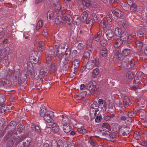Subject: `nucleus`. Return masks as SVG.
Wrapping results in <instances>:
<instances>
[{
    "instance_id": "obj_1",
    "label": "nucleus",
    "mask_w": 147,
    "mask_h": 147,
    "mask_svg": "<svg viewBox=\"0 0 147 147\" xmlns=\"http://www.w3.org/2000/svg\"><path fill=\"white\" fill-rule=\"evenodd\" d=\"M63 58L65 59L64 63L66 65L69 62L71 61L74 58V56L71 54V50L67 48L65 51V53L63 55Z\"/></svg>"
},
{
    "instance_id": "obj_2",
    "label": "nucleus",
    "mask_w": 147,
    "mask_h": 147,
    "mask_svg": "<svg viewBox=\"0 0 147 147\" xmlns=\"http://www.w3.org/2000/svg\"><path fill=\"white\" fill-rule=\"evenodd\" d=\"M47 71V69L46 68H42L40 71H38L35 72L34 76L36 78H40L42 81Z\"/></svg>"
},
{
    "instance_id": "obj_3",
    "label": "nucleus",
    "mask_w": 147,
    "mask_h": 147,
    "mask_svg": "<svg viewBox=\"0 0 147 147\" xmlns=\"http://www.w3.org/2000/svg\"><path fill=\"white\" fill-rule=\"evenodd\" d=\"M53 112L51 111H47L45 115L43 117L45 120L48 123H51L53 121Z\"/></svg>"
},
{
    "instance_id": "obj_4",
    "label": "nucleus",
    "mask_w": 147,
    "mask_h": 147,
    "mask_svg": "<svg viewBox=\"0 0 147 147\" xmlns=\"http://www.w3.org/2000/svg\"><path fill=\"white\" fill-rule=\"evenodd\" d=\"M39 59V57L38 56V54L34 51H32V54L30 55L29 62L33 64L36 63Z\"/></svg>"
},
{
    "instance_id": "obj_5",
    "label": "nucleus",
    "mask_w": 147,
    "mask_h": 147,
    "mask_svg": "<svg viewBox=\"0 0 147 147\" xmlns=\"http://www.w3.org/2000/svg\"><path fill=\"white\" fill-rule=\"evenodd\" d=\"M130 128L126 126H123L119 129V131L123 136H127L130 132Z\"/></svg>"
},
{
    "instance_id": "obj_6",
    "label": "nucleus",
    "mask_w": 147,
    "mask_h": 147,
    "mask_svg": "<svg viewBox=\"0 0 147 147\" xmlns=\"http://www.w3.org/2000/svg\"><path fill=\"white\" fill-rule=\"evenodd\" d=\"M96 84V82L95 81H92L88 85L87 88L89 90H90V92L91 94L93 93L95 90H96V88L95 87Z\"/></svg>"
},
{
    "instance_id": "obj_7",
    "label": "nucleus",
    "mask_w": 147,
    "mask_h": 147,
    "mask_svg": "<svg viewBox=\"0 0 147 147\" xmlns=\"http://www.w3.org/2000/svg\"><path fill=\"white\" fill-rule=\"evenodd\" d=\"M59 50L56 48H54L53 50H51L47 54L46 59H51L53 55L56 57L57 55V52Z\"/></svg>"
},
{
    "instance_id": "obj_8",
    "label": "nucleus",
    "mask_w": 147,
    "mask_h": 147,
    "mask_svg": "<svg viewBox=\"0 0 147 147\" xmlns=\"http://www.w3.org/2000/svg\"><path fill=\"white\" fill-rule=\"evenodd\" d=\"M11 81L5 78L0 79V86H2L5 85V86H9L11 85Z\"/></svg>"
},
{
    "instance_id": "obj_9",
    "label": "nucleus",
    "mask_w": 147,
    "mask_h": 147,
    "mask_svg": "<svg viewBox=\"0 0 147 147\" xmlns=\"http://www.w3.org/2000/svg\"><path fill=\"white\" fill-rule=\"evenodd\" d=\"M20 71L18 69L15 71L13 73V75L12 76V78L13 80L15 82H17L20 78Z\"/></svg>"
},
{
    "instance_id": "obj_10",
    "label": "nucleus",
    "mask_w": 147,
    "mask_h": 147,
    "mask_svg": "<svg viewBox=\"0 0 147 147\" xmlns=\"http://www.w3.org/2000/svg\"><path fill=\"white\" fill-rule=\"evenodd\" d=\"M61 116L62 118L61 122L63 125L70 124L69 120L66 115H62Z\"/></svg>"
},
{
    "instance_id": "obj_11",
    "label": "nucleus",
    "mask_w": 147,
    "mask_h": 147,
    "mask_svg": "<svg viewBox=\"0 0 147 147\" xmlns=\"http://www.w3.org/2000/svg\"><path fill=\"white\" fill-rule=\"evenodd\" d=\"M65 16L61 17L60 16L57 17L55 19V22L57 24H59L61 22L63 24L65 23Z\"/></svg>"
},
{
    "instance_id": "obj_12",
    "label": "nucleus",
    "mask_w": 147,
    "mask_h": 147,
    "mask_svg": "<svg viewBox=\"0 0 147 147\" xmlns=\"http://www.w3.org/2000/svg\"><path fill=\"white\" fill-rule=\"evenodd\" d=\"M105 34L108 40H110L113 36V33L112 30H108L105 32Z\"/></svg>"
},
{
    "instance_id": "obj_13",
    "label": "nucleus",
    "mask_w": 147,
    "mask_h": 147,
    "mask_svg": "<svg viewBox=\"0 0 147 147\" xmlns=\"http://www.w3.org/2000/svg\"><path fill=\"white\" fill-rule=\"evenodd\" d=\"M32 63L29 62V61L27 62V71L28 73L32 75L33 72V69Z\"/></svg>"
},
{
    "instance_id": "obj_14",
    "label": "nucleus",
    "mask_w": 147,
    "mask_h": 147,
    "mask_svg": "<svg viewBox=\"0 0 147 147\" xmlns=\"http://www.w3.org/2000/svg\"><path fill=\"white\" fill-rule=\"evenodd\" d=\"M49 126H50L51 127H52V130L53 132L57 133L59 130V127L56 123H54L52 125H50Z\"/></svg>"
},
{
    "instance_id": "obj_15",
    "label": "nucleus",
    "mask_w": 147,
    "mask_h": 147,
    "mask_svg": "<svg viewBox=\"0 0 147 147\" xmlns=\"http://www.w3.org/2000/svg\"><path fill=\"white\" fill-rule=\"evenodd\" d=\"M5 100V96L2 94H0V108L4 107L5 105L3 103Z\"/></svg>"
},
{
    "instance_id": "obj_16",
    "label": "nucleus",
    "mask_w": 147,
    "mask_h": 147,
    "mask_svg": "<svg viewBox=\"0 0 147 147\" xmlns=\"http://www.w3.org/2000/svg\"><path fill=\"white\" fill-rule=\"evenodd\" d=\"M113 16H115L116 17H119L121 16L122 12L118 9H115L112 11Z\"/></svg>"
},
{
    "instance_id": "obj_17",
    "label": "nucleus",
    "mask_w": 147,
    "mask_h": 147,
    "mask_svg": "<svg viewBox=\"0 0 147 147\" xmlns=\"http://www.w3.org/2000/svg\"><path fill=\"white\" fill-rule=\"evenodd\" d=\"M127 33L126 32H124L121 35V40L123 42L128 40Z\"/></svg>"
},
{
    "instance_id": "obj_18",
    "label": "nucleus",
    "mask_w": 147,
    "mask_h": 147,
    "mask_svg": "<svg viewBox=\"0 0 147 147\" xmlns=\"http://www.w3.org/2000/svg\"><path fill=\"white\" fill-rule=\"evenodd\" d=\"M44 44L43 42L41 41L39 43V45L38 46V49L39 52H42L44 49Z\"/></svg>"
},
{
    "instance_id": "obj_19",
    "label": "nucleus",
    "mask_w": 147,
    "mask_h": 147,
    "mask_svg": "<svg viewBox=\"0 0 147 147\" xmlns=\"http://www.w3.org/2000/svg\"><path fill=\"white\" fill-rule=\"evenodd\" d=\"M47 112L45 107L43 106H41L40 111V116L43 117L45 115Z\"/></svg>"
},
{
    "instance_id": "obj_20",
    "label": "nucleus",
    "mask_w": 147,
    "mask_h": 147,
    "mask_svg": "<svg viewBox=\"0 0 147 147\" xmlns=\"http://www.w3.org/2000/svg\"><path fill=\"white\" fill-rule=\"evenodd\" d=\"M129 98L127 96H125L124 97L123 106L124 107L126 108L127 107L129 102Z\"/></svg>"
},
{
    "instance_id": "obj_21",
    "label": "nucleus",
    "mask_w": 147,
    "mask_h": 147,
    "mask_svg": "<svg viewBox=\"0 0 147 147\" xmlns=\"http://www.w3.org/2000/svg\"><path fill=\"white\" fill-rule=\"evenodd\" d=\"M71 125V124L70 125H63V128L64 132L67 133L69 132L71 129V127H70Z\"/></svg>"
},
{
    "instance_id": "obj_22",
    "label": "nucleus",
    "mask_w": 147,
    "mask_h": 147,
    "mask_svg": "<svg viewBox=\"0 0 147 147\" xmlns=\"http://www.w3.org/2000/svg\"><path fill=\"white\" fill-rule=\"evenodd\" d=\"M78 132L80 134H85L88 133V131L85 129L84 127L78 128L77 129Z\"/></svg>"
},
{
    "instance_id": "obj_23",
    "label": "nucleus",
    "mask_w": 147,
    "mask_h": 147,
    "mask_svg": "<svg viewBox=\"0 0 147 147\" xmlns=\"http://www.w3.org/2000/svg\"><path fill=\"white\" fill-rule=\"evenodd\" d=\"M128 117L127 113H123L121 115L120 118L121 120L125 121V120H127Z\"/></svg>"
},
{
    "instance_id": "obj_24",
    "label": "nucleus",
    "mask_w": 147,
    "mask_h": 147,
    "mask_svg": "<svg viewBox=\"0 0 147 147\" xmlns=\"http://www.w3.org/2000/svg\"><path fill=\"white\" fill-rule=\"evenodd\" d=\"M107 139L109 141H111L113 142L115 141L116 140V137L114 133V132H112L110 135V136H109L107 137Z\"/></svg>"
},
{
    "instance_id": "obj_25",
    "label": "nucleus",
    "mask_w": 147,
    "mask_h": 147,
    "mask_svg": "<svg viewBox=\"0 0 147 147\" xmlns=\"http://www.w3.org/2000/svg\"><path fill=\"white\" fill-rule=\"evenodd\" d=\"M67 48V49H69L68 48V45L67 43L65 42H64L62 43L61 44L57 49H59V50H60V49H65V48L66 49Z\"/></svg>"
},
{
    "instance_id": "obj_26",
    "label": "nucleus",
    "mask_w": 147,
    "mask_h": 147,
    "mask_svg": "<svg viewBox=\"0 0 147 147\" xmlns=\"http://www.w3.org/2000/svg\"><path fill=\"white\" fill-rule=\"evenodd\" d=\"M92 66L91 67H89V69H91L92 68L93 66L92 65H95L96 66H98L99 64V59H96L94 60H92Z\"/></svg>"
},
{
    "instance_id": "obj_27",
    "label": "nucleus",
    "mask_w": 147,
    "mask_h": 147,
    "mask_svg": "<svg viewBox=\"0 0 147 147\" xmlns=\"http://www.w3.org/2000/svg\"><path fill=\"white\" fill-rule=\"evenodd\" d=\"M88 16L87 12L86 11H84L82 14L81 15L80 19L82 21H84L86 19Z\"/></svg>"
},
{
    "instance_id": "obj_28",
    "label": "nucleus",
    "mask_w": 147,
    "mask_h": 147,
    "mask_svg": "<svg viewBox=\"0 0 147 147\" xmlns=\"http://www.w3.org/2000/svg\"><path fill=\"white\" fill-rule=\"evenodd\" d=\"M88 51H86L84 53V56L87 59H88L90 55H92V52L93 50L92 49H90Z\"/></svg>"
},
{
    "instance_id": "obj_29",
    "label": "nucleus",
    "mask_w": 147,
    "mask_h": 147,
    "mask_svg": "<svg viewBox=\"0 0 147 147\" xmlns=\"http://www.w3.org/2000/svg\"><path fill=\"white\" fill-rule=\"evenodd\" d=\"M107 49L105 48H103L100 51V53L102 56L104 57H106L107 55Z\"/></svg>"
},
{
    "instance_id": "obj_30",
    "label": "nucleus",
    "mask_w": 147,
    "mask_h": 147,
    "mask_svg": "<svg viewBox=\"0 0 147 147\" xmlns=\"http://www.w3.org/2000/svg\"><path fill=\"white\" fill-rule=\"evenodd\" d=\"M43 25V23L42 20L41 19H39L36 27V30H38Z\"/></svg>"
},
{
    "instance_id": "obj_31",
    "label": "nucleus",
    "mask_w": 147,
    "mask_h": 147,
    "mask_svg": "<svg viewBox=\"0 0 147 147\" xmlns=\"http://www.w3.org/2000/svg\"><path fill=\"white\" fill-rule=\"evenodd\" d=\"M140 75L138 76H137L136 79H134L133 81V83L135 84L138 83L140 82L141 80L142 77L141 75L143 74L142 72H141L139 73Z\"/></svg>"
},
{
    "instance_id": "obj_32",
    "label": "nucleus",
    "mask_w": 147,
    "mask_h": 147,
    "mask_svg": "<svg viewBox=\"0 0 147 147\" xmlns=\"http://www.w3.org/2000/svg\"><path fill=\"white\" fill-rule=\"evenodd\" d=\"M123 43V41L120 39H117L116 40L115 44L114 45V47L116 48H117L121 46Z\"/></svg>"
},
{
    "instance_id": "obj_33",
    "label": "nucleus",
    "mask_w": 147,
    "mask_h": 147,
    "mask_svg": "<svg viewBox=\"0 0 147 147\" xmlns=\"http://www.w3.org/2000/svg\"><path fill=\"white\" fill-rule=\"evenodd\" d=\"M18 132L20 133L23 132L24 131V126L22 125H19L17 127Z\"/></svg>"
},
{
    "instance_id": "obj_34",
    "label": "nucleus",
    "mask_w": 147,
    "mask_h": 147,
    "mask_svg": "<svg viewBox=\"0 0 147 147\" xmlns=\"http://www.w3.org/2000/svg\"><path fill=\"white\" fill-rule=\"evenodd\" d=\"M101 35V31H99L98 32L97 34L94 36V37L93 39L94 40L96 41H98L100 38V37Z\"/></svg>"
},
{
    "instance_id": "obj_35",
    "label": "nucleus",
    "mask_w": 147,
    "mask_h": 147,
    "mask_svg": "<svg viewBox=\"0 0 147 147\" xmlns=\"http://www.w3.org/2000/svg\"><path fill=\"white\" fill-rule=\"evenodd\" d=\"M65 22H66L68 24H70L72 22L71 20L72 18L69 14L67 15L66 17H65Z\"/></svg>"
},
{
    "instance_id": "obj_36",
    "label": "nucleus",
    "mask_w": 147,
    "mask_h": 147,
    "mask_svg": "<svg viewBox=\"0 0 147 147\" xmlns=\"http://www.w3.org/2000/svg\"><path fill=\"white\" fill-rule=\"evenodd\" d=\"M114 33L116 36H119L121 33V30L119 28L117 27L115 30Z\"/></svg>"
},
{
    "instance_id": "obj_37",
    "label": "nucleus",
    "mask_w": 147,
    "mask_h": 147,
    "mask_svg": "<svg viewBox=\"0 0 147 147\" xmlns=\"http://www.w3.org/2000/svg\"><path fill=\"white\" fill-rule=\"evenodd\" d=\"M15 140L14 137L13 139H11L9 140L7 144L6 147H12L13 146L14 142H15Z\"/></svg>"
},
{
    "instance_id": "obj_38",
    "label": "nucleus",
    "mask_w": 147,
    "mask_h": 147,
    "mask_svg": "<svg viewBox=\"0 0 147 147\" xmlns=\"http://www.w3.org/2000/svg\"><path fill=\"white\" fill-rule=\"evenodd\" d=\"M57 50V49L56 48ZM59 52H57V55L56 56H57L58 57V60L59 61H60L62 59V56H63V55H64V53L63 52L62 53V51L61 50H59Z\"/></svg>"
},
{
    "instance_id": "obj_39",
    "label": "nucleus",
    "mask_w": 147,
    "mask_h": 147,
    "mask_svg": "<svg viewBox=\"0 0 147 147\" xmlns=\"http://www.w3.org/2000/svg\"><path fill=\"white\" fill-rule=\"evenodd\" d=\"M121 25L124 29L127 28L129 26L128 23L125 21H123L121 22Z\"/></svg>"
},
{
    "instance_id": "obj_40",
    "label": "nucleus",
    "mask_w": 147,
    "mask_h": 147,
    "mask_svg": "<svg viewBox=\"0 0 147 147\" xmlns=\"http://www.w3.org/2000/svg\"><path fill=\"white\" fill-rule=\"evenodd\" d=\"M91 2L90 0H83L82 1L83 5L86 7L90 6Z\"/></svg>"
},
{
    "instance_id": "obj_41",
    "label": "nucleus",
    "mask_w": 147,
    "mask_h": 147,
    "mask_svg": "<svg viewBox=\"0 0 147 147\" xmlns=\"http://www.w3.org/2000/svg\"><path fill=\"white\" fill-rule=\"evenodd\" d=\"M137 48L138 50L141 49L142 48L143 44L140 41L138 40L136 42Z\"/></svg>"
},
{
    "instance_id": "obj_42",
    "label": "nucleus",
    "mask_w": 147,
    "mask_h": 147,
    "mask_svg": "<svg viewBox=\"0 0 147 147\" xmlns=\"http://www.w3.org/2000/svg\"><path fill=\"white\" fill-rule=\"evenodd\" d=\"M126 76L127 78L131 79L133 78L134 75L133 73L130 71H128L126 74Z\"/></svg>"
},
{
    "instance_id": "obj_43",
    "label": "nucleus",
    "mask_w": 147,
    "mask_h": 147,
    "mask_svg": "<svg viewBox=\"0 0 147 147\" xmlns=\"http://www.w3.org/2000/svg\"><path fill=\"white\" fill-rule=\"evenodd\" d=\"M128 117L129 118H134L136 116V113L135 111H132L127 113Z\"/></svg>"
},
{
    "instance_id": "obj_44",
    "label": "nucleus",
    "mask_w": 147,
    "mask_h": 147,
    "mask_svg": "<svg viewBox=\"0 0 147 147\" xmlns=\"http://www.w3.org/2000/svg\"><path fill=\"white\" fill-rule=\"evenodd\" d=\"M13 132V130H11L10 131H9L4 137V139L5 140L8 139L11 136Z\"/></svg>"
},
{
    "instance_id": "obj_45",
    "label": "nucleus",
    "mask_w": 147,
    "mask_h": 147,
    "mask_svg": "<svg viewBox=\"0 0 147 147\" xmlns=\"http://www.w3.org/2000/svg\"><path fill=\"white\" fill-rule=\"evenodd\" d=\"M130 53V51L129 49H125L122 51V55L124 56H127Z\"/></svg>"
},
{
    "instance_id": "obj_46",
    "label": "nucleus",
    "mask_w": 147,
    "mask_h": 147,
    "mask_svg": "<svg viewBox=\"0 0 147 147\" xmlns=\"http://www.w3.org/2000/svg\"><path fill=\"white\" fill-rule=\"evenodd\" d=\"M99 105L96 102L94 101L91 105V107L94 109H95L98 110L99 107Z\"/></svg>"
},
{
    "instance_id": "obj_47",
    "label": "nucleus",
    "mask_w": 147,
    "mask_h": 147,
    "mask_svg": "<svg viewBox=\"0 0 147 147\" xmlns=\"http://www.w3.org/2000/svg\"><path fill=\"white\" fill-rule=\"evenodd\" d=\"M99 70L97 68L95 69L92 72V77L94 78H95L99 73Z\"/></svg>"
},
{
    "instance_id": "obj_48",
    "label": "nucleus",
    "mask_w": 147,
    "mask_h": 147,
    "mask_svg": "<svg viewBox=\"0 0 147 147\" xmlns=\"http://www.w3.org/2000/svg\"><path fill=\"white\" fill-rule=\"evenodd\" d=\"M140 133L139 132L135 131L134 135V137L135 139L137 140H138L140 138Z\"/></svg>"
},
{
    "instance_id": "obj_49",
    "label": "nucleus",
    "mask_w": 147,
    "mask_h": 147,
    "mask_svg": "<svg viewBox=\"0 0 147 147\" xmlns=\"http://www.w3.org/2000/svg\"><path fill=\"white\" fill-rule=\"evenodd\" d=\"M54 6V9L55 11H59L61 9V7L59 4H57L53 5Z\"/></svg>"
},
{
    "instance_id": "obj_50",
    "label": "nucleus",
    "mask_w": 147,
    "mask_h": 147,
    "mask_svg": "<svg viewBox=\"0 0 147 147\" xmlns=\"http://www.w3.org/2000/svg\"><path fill=\"white\" fill-rule=\"evenodd\" d=\"M80 62V61L79 59H76L73 61L72 64L76 66V68H77L79 65V63Z\"/></svg>"
},
{
    "instance_id": "obj_51",
    "label": "nucleus",
    "mask_w": 147,
    "mask_h": 147,
    "mask_svg": "<svg viewBox=\"0 0 147 147\" xmlns=\"http://www.w3.org/2000/svg\"><path fill=\"white\" fill-rule=\"evenodd\" d=\"M102 127L103 128H106L109 131H111L110 126L107 123H102Z\"/></svg>"
},
{
    "instance_id": "obj_52",
    "label": "nucleus",
    "mask_w": 147,
    "mask_h": 147,
    "mask_svg": "<svg viewBox=\"0 0 147 147\" xmlns=\"http://www.w3.org/2000/svg\"><path fill=\"white\" fill-rule=\"evenodd\" d=\"M49 68L52 71H55L56 70V68L55 66V64L52 63L50 66H49Z\"/></svg>"
},
{
    "instance_id": "obj_53",
    "label": "nucleus",
    "mask_w": 147,
    "mask_h": 147,
    "mask_svg": "<svg viewBox=\"0 0 147 147\" xmlns=\"http://www.w3.org/2000/svg\"><path fill=\"white\" fill-rule=\"evenodd\" d=\"M139 114L141 119H144L145 118L146 116V113L144 111H143L142 112H140Z\"/></svg>"
},
{
    "instance_id": "obj_54",
    "label": "nucleus",
    "mask_w": 147,
    "mask_h": 147,
    "mask_svg": "<svg viewBox=\"0 0 147 147\" xmlns=\"http://www.w3.org/2000/svg\"><path fill=\"white\" fill-rule=\"evenodd\" d=\"M98 111V110L95 109L90 107V113L91 114H94L95 116L97 112Z\"/></svg>"
},
{
    "instance_id": "obj_55",
    "label": "nucleus",
    "mask_w": 147,
    "mask_h": 147,
    "mask_svg": "<svg viewBox=\"0 0 147 147\" xmlns=\"http://www.w3.org/2000/svg\"><path fill=\"white\" fill-rule=\"evenodd\" d=\"M101 45L103 47H105L108 44L107 40L106 39L101 40L100 41Z\"/></svg>"
},
{
    "instance_id": "obj_56",
    "label": "nucleus",
    "mask_w": 147,
    "mask_h": 147,
    "mask_svg": "<svg viewBox=\"0 0 147 147\" xmlns=\"http://www.w3.org/2000/svg\"><path fill=\"white\" fill-rule=\"evenodd\" d=\"M86 47L89 51L90 49H92L93 50V49L92 48V43L90 41H88L86 44Z\"/></svg>"
},
{
    "instance_id": "obj_57",
    "label": "nucleus",
    "mask_w": 147,
    "mask_h": 147,
    "mask_svg": "<svg viewBox=\"0 0 147 147\" xmlns=\"http://www.w3.org/2000/svg\"><path fill=\"white\" fill-rule=\"evenodd\" d=\"M20 80H22V78H23V79L22 81V80L25 81V80L26 79L27 77V74L26 73V72L24 73H22L20 75Z\"/></svg>"
},
{
    "instance_id": "obj_58",
    "label": "nucleus",
    "mask_w": 147,
    "mask_h": 147,
    "mask_svg": "<svg viewBox=\"0 0 147 147\" xmlns=\"http://www.w3.org/2000/svg\"><path fill=\"white\" fill-rule=\"evenodd\" d=\"M101 25L102 28H104L107 26V24L105 20H102L101 21Z\"/></svg>"
},
{
    "instance_id": "obj_59",
    "label": "nucleus",
    "mask_w": 147,
    "mask_h": 147,
    "mask_svg": "<svg viewBox=\"0 0 147 147\" xmlns=\"http://www.w3.org/2000/svg\"><path fill=\"white\" fill-rule=\"evenodd\" d=\"M73 20L74 21L77 22L79 21L80 19L79 16L76 15L73 16Z\"/></svg>"
},
{
    "instance_id": "obj_60",
    "label": "nucleus",
    "mask_w": 147,
    "mask_h": 147,
    "mask_svg": "<svg viewBox=\"0 0 147 147\" xmlns=\"http://www.w3.org/2000/svg\"><path fill=\"white\" fill-rule=\"evenodd\" d=\"M3 63L5 65H7L9 64V61H8V59L7 57H5L4 59L2 60Z\"/></svg>"
},
{
    "instance_id": "obj_61",
    "label": "nucleus",
    "mask_w": 147,
    "mask_h": 147,
    "mask_svg": "<svg viewBox=\"0 0 147 147\" xmlns=\"http://www.w3.org/2000/svg\"><path fill=\"white\" fill-rule=\"evenodd\" d=\"M137 9L136 5L135 4H134L131 5L130 9L131 11H135Z\"/></svg>"
},
{
    "instance_id": "obj_62",
    "label": "nucleus",
    "mask_w": 147,
    "mask_h": 147,
    "mask_svg": "<svg viewBox=\"0 0 147 147\" xmlns=\"http://www.w3.org/2000/svg\"><path fill=\"white\" fill-rule=\"evenodd\" d=\"M102 117L101 115H98L95 118V121L96 122L99 123L101 120Z\"/></svg>"
},
{
    "instance_id": "obj_63",
    "label": "nucleus",
    "mask_w": 147,
    "mask_h": 147,
    "mask_svg": "<svg viewBox=\"0 0 147 147\" xmlns=\"http://www.w3.org/2000/svg\"><path fill=\"white\" fill-rule=\"evenodd\" d=\"M53 15V13L52 11H49L47 13V17H49V19H51Z\"/></svg>"
},
{
    "instance_id": "obj_64",
    "label": "nucleus",
    "mask_w": 147,
    "mask_h": 147,
    "mask_svg": "<svg viewBox=\"0 0 147 147\" xmlns=\"http://www.w3.org/2000/svg\"><path fill=\"white\" fill-rule=\"evenodd\" d=\"M131 60L129 61V60H128V63H129V65L131 67H132L134 65H135V63L134 61V60L133 59H131Z\"/></svg>"
}]
</instances>
